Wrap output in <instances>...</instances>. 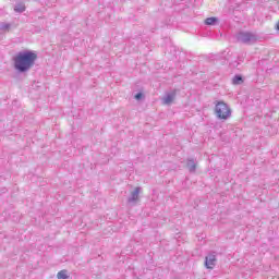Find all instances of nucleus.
Masks as SVG:
<instances>
[{"label":"nucleus","instance_id":"nucleus-2","mask_svg":"<svg viewBox=\"0 0 279 279\" xmlns=\"http://www.w3.org/2000/svg\"><path fill=\"white\" fill-rule=\"evenodd\" d=\"M215 114L218 119H222L226 121L227 119H230V116L232 114V111L230 110V107L228 104H226L223 100H219L215 102Z\"/></svg>","mask_w":279,"mask_h":279},{"label":"nucleus","instance_id":"nucleus-5","mask_svg":"<svg viewBox=\"0 0 279 279\" xmlns=\"http://www.w3.org/2000/svg\"><path fill=\"white\" fill-rule=\"evenodd\" d=\"M186 168L189 169L190 173H195V171H197V161H195L193 158H187Z\"/></svg>","mask_w":279,"mask_h":279},{"label":"nucleus","instance_id":"nucleus-13","mask_svg":"<svg viewBox=\"0 0 279 279\" xmlns=\"http://www.w3.org/2000/svg\"><path fill=\"white\" fill-rule=\"evenodd\" d=\"M135 99L137 100V101H141V99H143V93H137L136 95H135Z\"/></svg>","mask_w":279,"mask_h":279},{"label":"nucleus","instance_id":"nucleus-8","mask_svg":"<svg viewBox=\"0 0 279 279\" xmlns=\"http://www.w3.org/2000/svg\"><path fill=\"white\" fill-rule=\"evenodd\" d=\"M141 193V187H136L132 193L131 196L128 198L129 204L132 202H136L138 199V195Z\"/></svg>","mask_w":279,"mask_h":279},{"label":"nucleus","instance_id":"nucleus-9","mask_svg":"<svg viewBox=\"0 0 279 279\" xmlns=\"http://www.w3.org/2000/svg\"><path fill=\"white\" fill-rule=\"evenodd\" d=\"M232 84H234V86H239V85L243 84V76L241 74H236L232 78Z\"/></svg>","mask_w":279,"mask_h":279},{"label":"nucleus","instance_id":"nucleus-12","mask_svg":"<svg viewBox=\"0 0 279 279\" xmlns=\"http://www.w3.org/2000/svg\"><path fill=\"white\" fill-rule=\"evenodd\" d=\"M66 274H68V271L63 269L58 272L57 278L58 279H69V275H66Z\"/></svg>","mask_w":279,"mask_h":279},{"label":"nucleus","instance_id":"nucleus-7","mask_svg":"<svg viewBox=\"0 0 279 279\" xmlns=\"http://www.w3.org/2000/svg\"><path fill=\"white\" fill-rule=\"evenodd\" d=\"M175 89L171 93L166 94V97L163 98V104H166V106H169L173 102V99H175Z\"/></svg>","mask_w":279,"mask_h":279},{"label":"nucleus","instance_id":"nucleus-4","mask_svg":"<svg viewBox=\"0 0 279 279\" xmlns=\"http://www.w3.org/2000/svg\"><path fill=\"white\" fill-rule=\"evenodd\" d=\"M216 265H217V253L211 252L205 257V267L207 269H215Z\"/></svg>","mask_w":279,"mask_h":279},{"label":"nucleus","instance_id":"nucleus-3","mask_svg":"<svg viewBox=\"0 0 279 279\" xmlns=\"http://www.w3.org/2000/svg\"><path fill=\"white\" fill-rule=\"evenodd\" d=\"M236 40L243 45H255L258 40V36L250 32H240L236 34Z\"/></svg>","mask_w":279,"mask_h":279},{"label":"nucleus","instance_id":"nucleus-1","mask_svg":"<svg viewBox=\"0 0 279 279\" xmlns=\"http://www.w3.org/2000/svg\"><path fill=\"white\" fill-rule=\"evenodd\" d=\"M38 60V54L32 50H24L17 52L13 58L14 69L17 73H27Z\"/></svg>","mask_w":279,"mask_h":279},{"label":"nucleus","instance_id":"nucleus-11","mask_svg":"<svg viewBox=\"0 0 279 279\" xmlns=\"http://www.w3.org/2000/svg\"><path fill=\"white\" fill-rule=\"evenodd\" d=\"M12 29V24L2 22L0 24V32H10Z\"/></svg>","mask_w":279,"mask_h":279},{"label":"nucleus","instance_id":"nucleus-6","mask_svg":"<svg viewBox=\"0 0 279 279\" xmlns=\"http://www.w3.org/2000/svg\"><path fill=\"white\" fill-rule=\"evenodd\" d=\"M14 12H16L17 14H23V12H25V10H27V7H25V2L23 1H17L13 8Z\"/></svg>","mask_w":279,"mask_h":279},{"label":"nucleus","instance_id":"nucleus-10","mask_svg":"<svg viewBox=\"0 0 279 279\" xmlns=\"http://www.w3.org/2000/svg\"><path fill=\"white\" fill-rule=\"evenodd\" d=\"M219 19L218 17H207L205 20V25H218Z\"/></svg>","mask_w":279,"mask_h":279}]
</instances>
